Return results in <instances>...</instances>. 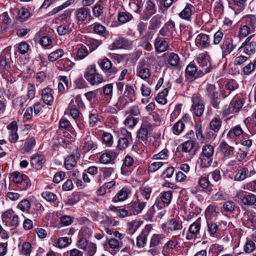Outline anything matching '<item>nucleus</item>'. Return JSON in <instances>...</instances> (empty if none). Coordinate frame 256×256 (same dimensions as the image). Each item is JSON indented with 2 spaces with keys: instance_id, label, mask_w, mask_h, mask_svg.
<instances>
[{
  "instance_id": "nucleus-1",
  "label": "nucleus",
  "mask_w": 256,
  "mask_h": 256,
  "mask_svg": "<svg viewBox=\"0 0 256 256\" xmlns=\"http://www.w3.org/2000/svg\"><path fill=\"white\" fill-rule=\"evenodd\" d=\"M214 147L210 144H206L202 149L198 162L202 168H207L210 166L213 160Z\"/></svg>"
},
{
  "instance_id": "nucleus-2",
  "label": "nucleus",
  "mask_w": 256,
  "mask_h": 256,
  "mask_svg": "<svg viewBox=\"0 0 256 256\" xmlns=\"http://www.w3.org/2000/svg\"><path fill=\"white\" fill-rule=\"evenodd\" d=\"M84 78L92 86H98L104 82L102 76L98 72L95 64L90 65L86 68Z\"/></svg>"
},
{
  "instance_id": "nucleus-3",
  "label": "nucleus",
  "mask_w": 256,
  "mask_h": 256,
  "mask_svg": "<svg viewBox=\"0 0 256 256\" xmlns=\"http://www.w3.org/2000/svg\"><path fill=\"white\" fill-rule=\"evenodd\" d=\"M240 32H250L256 29V16L254 14H247L242 20Z\"/></svg>"
},
{
  "instance_id": "nucleus-4",
  "label": "nucleus",
  "mask_w": 256,
  "mask_h": 256,
  "mask_svg": "<svg viewBox=\"0 0 256 256\" xmlns=\"http://www.w3.org/2000/svg\"><path fill=\"white\" fill-rule=\"evenodd\" d=\"M78 247L84 250L85 256H94L96 252L97 246L96 244L82 238L77 242Z\"/></svg>"
},
{
  "instance_id": "nucleus-5",
  "label": "nucleus",
  "mask_w": 256,
  "mask_h": 256,
  "mask_svg": "<svg viewBox=\"0 0 256 256\" xmlns=\"http://www.w3.org/2000/svg\"><path fill=\"white\" fill-rule=\"evenodd\" d=\"M243 104L242 96L240 94L236 95L230 101L228 108H225L224 110V115L226 116L230 114H234L238 112Z\"/></svg>"
},
{
  "instance_id": "nucleus-6",
  "label": "nucleus",
  "mask_w": 256,
  "mask_h": 256,
  "mask_svg": "<svg viewBox=\"0 0 256 256\" xmlns=\"http://www.w3.org/2000/svg\"><path fill=\"white\" fill-rule=\"evenodd\" d=\"M161 228L166 233H176L182 228V224L181 221L172 219L162 224Z\"/></svg>"
},
{
  "instance_id": "nucleus-7",
  "label": "nucleus",
  "mask_w": 256,
  "mask_h": 256,
  "mask_svg": "<svg viewBox=\"0 0 256 256\" xmlns=\"http://www.w3.org/2000/svg\"><path fill=\"white\" fill-rule=\"evenodd\" d=\"M197 62L202 68L201 72L202 74L209 72L212 68L210 62V56L206 52L200 54L197 58Z\"/></svg>"
},
{
  "instance_id": "nucleus-8",
  "label": "nucleus",
  "mask_w": 256,
  "mask_h": 256,
  "mask_svg": "<svg viewBox=\"0 0 256 256\" xmlns=\"http://www.w3.org/2000/svg\"><path fill=\"white\" fill-rule=\"evenodd\" d=\"M12 181L14 183L19 184L22 190H26L30 186V180L26 175L16 172L12 174Z\"/></svg>"
},
{
  "instance_id": "nucleus-9",
  "label": "nucleus",
  "mask_w": 256,
  "mask_h": 256,
  "mask_svg": "<svg viewBox=\"0 0 256 256\" xmlns=\"http://www.w3.org/2000/svg\"><path fill=\"white\" fill-rule=\"evenodd\" d=\"M202 220L198 218L195 222L192 224L188 228V233L186 235L187 240H194L200 234L201 228Z\"/></svg>"
},
{
  "instance_id": "nucleus-10",
  "label": "nucleus",
  "mask_w": 256,
  "mask_h": 256,
  "mask_svg": "<svg viewBox=\"0 0 256 256\" xmlns=\"http://www.w3.org/2000/svg\"><path fill=\"white\" fill-rule=\"evenodd\" d=\"M136 75L143 80H146L150 76V66L147 61L139 62L136 70Z\"/></svg>"
},
{
  "instance_id": "nucleus-11",
  "label": "nucleus",
  "mask_w": 256,
  "mask_h": 256,
  "mask_svg": "<svg viewBox=\"0 0 256 256\" xmlns=\"http://www.w3.org/2000/svg\"><path fill=\"white\" fill-rule=\"evenodd\" d=\"M68 110L70 115L74 120L78 126L80 130H82L84 126L82 122V118L81 113L80 110L76 108L75 104H74V100H72L69 104Z\"/></svg>"
},
{
  "instance_id": "nucleus-12",
  "label": "nucleus",
  "mask_w": 256,
  "mask_h": 256,
  "mask_svg": "<svg viewBox=\"0 0 256 256\" xmlns=\"http://www.w3.org/2000/svg\"><path fill=\"white\" fill-rule=\"evenodd\" d=\"M84 95L87 100L90 102L97 103L98 104H104L103 102L102 92V90L100 88L86 92Z\"/></svg>"
},
{
  "instance_id": "nucleus-13",
  "label": "nucleus",
  "mask_w": 256,
  "mask_h": 256,
  "mask_svg": "<svg viewBox=\"0 0 256 256\" xmlns=\"http://www.w3.org/2000/svg\"><path fill=\"white\" fill-rule=\"evenodd\" d=\"M192 110L194 114L198 116H200L204 112V106L200 96L197 94H194L192 98Z\"/></svg>"
},
{
  "instance_id": "nucleus-14",
  "label": "nucleus",
  "mask_w": 256,
  "mask_h": 256,
  "mask_svg": "<svg viewBox=\"0 0 256 256\" xmlns=\"http://www.w3.org/2000/svg\"><path fill=\"white\" fill-rule=\"evenodd\" d=\"M172 196L171 191H166L161 192L160 198H157L155 206L159 208L168 206L170 202Z\"/></svg>"
},
{
  "instance_id": "nucleus-15",
  "label": "nucleus",
  "mask_w": 256,
  "mask_h": 256,
  "mask_svg": "<svg viewBox=\"0 0 256 256\" xmlns=\"http://www.w3.org/2000/svg\"><path fill=\"white\" fill-rule=\"evenodd\" d=\"M99 64L100 68L108 76H112L118 72V68L116 67H112L110 60L107 58L102 60Z\"/></svg>"
},
{
  "instance_id": "nucleus-16",
  "label": "nucleus",
  "mask_w": 256,
  "mask_h": 256,
  "mask_svg": "<svg viewBox=\"0 0 256 256\" xmlns=\"http://www.w3.org/2000/svg\"><path fill=\"white\" fill-rule=\"evenodd\" d=\"M246 134L244 132L240 125L232 127L226 134V139L230 142H235L236 138L242 136L244 137Z\"/></svg>"
},
{
  "instance_id": "nucleus-17",
  "label": "nucleus",
  "mask_w": 256,
  "mask_h": 256,
  "mask_svg": "<svg viewBox=\"0 0 256 256\" xmlns=\"http://www.w3.org/2000/svg\"><path fill=\"white\" fill-rule=\"evenodd\" d=\"M219 148L223 154L222 160L224 161L230 158L234 154V148L228 145L224 140L220 142Z\"/></svg>"
},
{
  "instance_id": "nucleus-18",
  "label": "nucleus",
  "mask_w": 256,
  "mask_h": 256,
  "mask_svg": "<svg viewBox=\"0 0 256 256\" xmlns=\"http://www.w3.org/2000/svg\"><path fill=\"white\" fill-rule=\"evenodd\" d=\"M146 202H142L140 199L137 198L134 202L128 205L130 214L136 215L140 213L146 206Z\"/></svg>"
},
{
  "instance_id": "nucleus-19",
  "label": "nucleus",
  "mask_w": 256,
  "mask_h": 256,
  "mask_svg": "<svg viewBox=\"0 0 256 256\" xmlns=\"http://www.w3.org/2000/svg\"><path fill=\"white\" fill-rule=\"evenodd\" d=\"M134 160L130 156L127 155L123 160L122 165L121 167V173L124 176H129L131 173V167L134 164Z\"/></svg>"
},
{
  "instance_id": "nucleus-20",
  "label": "nucleus",
  "mask_w": 256,
  "mask_h": 256,
  "mask_svg": "<svg viewBox=\"0 0 256 256\" xmlns=\"http://www.w3.org/2000/svg\"><path fill=\"white\" fill-rule=\"evenodd\" d=\"M54 90L52 88L47 87L41 90V98L47 105L52 106L54 102Z\"/></svg>"
},
{
  "instance_id": "nucleus-21",
  "label": "nucleus",
  "mask_w": 256,
  "mask_h": 256,
  "mask_svg": "<svg viewBox=\"0 0 256 256\" xmlns=\"http://www.w3.org/2000/svg\"><path fill=\"white\" fill-rule=\"evenodd\" d=\"M131 46V42L124 38L116 39L114 42L109 46V49L113 50L118 48H128Z\"/></svg>"
},
{
  "instance_id": "nucleus-22",
  "label": "nucleus",
  "mask_w": 256,
  "mask_h": 256,
  "mask_svg": "<svg viewBox=\"0 0 256 256\" xmlns=\"http://www.w3.org/2000/svg\"><path fill=\"white\" fill-rule=\"evenodd\" d=\"M76 16L78 22H84L90 17V10L86 7L78 8L76 11Z\"/></svg>"
},
{
  "instance_id": "nucleus-23",
  "label": "nucleus",
  "mask_w": 256,
  "mask_h": 256,
  "mask_svg": "<svg viewBox=\"0 0 256 256\" xmlns=\"http://www.w3.org/2000/svg\"><path fill=\"white\" fill-rule=\"evenodd\" d=\"M97 148L96 144L88 135L84 136L82 142V150L85 153Z\"/></svg>"
},
{
  "instance_id": "nucleus-24",
  "label": "nucleus",
  "mask_w": 256,
  "mask_h": 256,
  "mask_svg": "<svg viewBox=\"0 0 256 256\" xmlns=\"http://www.w3.org/2000/svg\"><path fill=\"white\" fill-rule=\"evenodd\" d=\"M156 6L154 2L152 0H148L146 2L145 9L144 12V18L148 20L156 12Z\"/></svg>"
},
{
  "instance_id": "nucleus-25",
  "label": "nucleus",
  "mask_w": 256,
  "mask_h": 256,
  "mask_svg": "<svg viewBox=\"0 0 256 256\" xmlns=\"http://www.w3.org/2000/svg\"><path fill=\"white\" fill-rule=\"evenodd\" d=\"M45 162L44 156L42 154H35L32 156L30 164L36 169H40Z\"/></svg>"
},
{
  "instance_id": "nucleus-26",
  "label": "nucleus",
  "mask_w": 256,
  "mask_h": 256,
  "mask_svg": "<svg viewBox=\"0 0 256 256\" xmlns=\"http://www.w3.org/2000/svg\"><path fill=\"white\" fill-rule=\"evenodd\" d=\"M254 174L252 170H248L246 167L240 168L235 174L234 180L236 181H242L246 178L250 177Z\"/></svg>"
},
{
  "instance_id": "nucleus-27",
  "label": "nucleus",
  "mask_w": 256,
  "mask_h": 256,
  "mask_svg": "<svg viewBox=\"0 0 256 256\" xmlns=\"http://www.w3.org/2000/svg\"><path fill=\"white\" fill-rule=\"evenodd\" d=\"M10 64L4 58H0V73L2 76L7 79L11 75Z\"/></svg>"
},
{
  "instance_id": "nucleus-28",
  "label": "nucleus",
  "mask_w": 256,
  "mask_h": 256,
  "mask_svg": "<svg viewBox=\"0 0 256 256\" xmlns=\"http://www.w3.org/2000/svg\"><path fill=\"white\" fill-rule=\"evenodd\" d=\"M154 46L156 52H162L167 50L168 43L164 38L158 36L155 40Z\"/></svg>"
},
{
  "instance_id": "nucleus-29",
  "label": "nucleus",
  "mask_w": 256,
  "mask_h": 256,
  "mask_svg": "<svg viewBox=\"0 0 256 256\" xmlns=\"http://www.w3.org/2000/svg\"><path fill=\"white\" fill-rule=\"evenodd\" d=\"M178 242L176 240H170L165 244L162 248V254L164 256H169L172 250L176 246Z\"/></svg>"
},
{
  "instance_id": "nucleus-30",
  "label": "nucleus",
  "mask_w": 256,
  "mask_h": 256,
  "mask_svg": "<svg viewBox=\"0 0 256 256\" xmlns=\"http://www.w3.org/2000/svg\"><path fill=\"white\" fill-rule=\"evenodd\" d=\"M126 132V136L120 138L118 142L117 147L120 150H123L127 148L132 142L131 133L127 131Z\"/></svg>"
},
{
  "instance_id": "nucleus-31",
  "label": "nucleus",
  "mask_w": 256,
  "mask_h": 256,
  "mask_svg": "<svg viewBox=\"0 0 256 256\" xmlns=\"http://www.w3.org/2000/svg\"><path fill=\"white\" fill-rule=\"evenodd\" d=\"M241 202L246 206H254V208L256 206V195L252 193L243 195Z\"/></svg>"
},
{
  "instance_id": "nucleus-32",
  "label": "nucleus",
  "mask_w": 256,
  "mask_h": 256,
  "mask_svg": "<svg viewBox=\"0 0 256 256\" xmlns=\"http://www.w3.org/2000/svg\"><path fill=\"white\" fill-rule=\"evenodd\" d=\"M112 84H108L102 87L103 102L104 104L108 102L112 96Z\"/></svg>"
},
{
  "instance_id": "nucleus-33",
  "label": "nucleus",
  "mask_w": 256,
  "mask_h": 256,
  "mask_svg": "<svg viewBox=\"0 0 256 256\" xmlns=\"http://www.w3.org/2000/svg\"><path fill=\"white\" fill-rule=\"evenodd\" d=\"M78 156L74 154L68 156L64 160V166L66 170H70L75 167L77 164Z\"/></svg>"
},
{
  "instance_id": "nucleus-34",
  "label": "nucleus",
  "mask_w": 256,
  "mask_h": 256,
  "mask_svg": "<svg viewBox=\"0 0 256 256\" xmlns=\"http://www.w3.org/2000/svg\"><path fill=\"white\" fill-rule=\"evenodd\" d=\"M152 192V188L148 186H142L140 188L139 191L138 192V198L140 200L142 198L148 200Z\"/></svg>"
},
{
  "instance_id": "nucleus-35",
  "label": "nucleus",
  "mask_w": 256,
  "mask_h": 256,
  "mask_svg": "<svg viewBox=\"0 0 256 256\" xmlns=\"http://www.w3.org/2000/svg\"><path fill=\"white\" fill-rule=\"evenodd\" d=\"M245 222L246 226L250 228L256 229V214L248 212L245 215Z\"/></svg>"
},
{
  "instance_id": "nucleus-36",
  "label": "nucleus",
  "mask_w": 256,
  "mask_h": 256,
  "mask_svg": "<svg viewBox=\"0 0 256 256\" xmlns=\"http://www.w3.org/2000/svg\"><path fill=\"white\" fill-rule=\"evenodd\" d=\"M196 43L197 46L206 48L209 45V38L208 35L200 33L196 38Z\"/></svg>"
},
{
  "instance_id": "nucleus-37",
  "label": "nucleus",
  "mask_w": 256,
  "mask_h": 256,
  "mask_svg": "<svg viewBox=\"0 0 256 256\" xmlns=\"http://www.w3.org/2000/svg\"><path fill=\"white\" fill-rule=\"evenodd\" d=\"M148 232L142 231L136 238V245L138 248H142L146 244Z\"/></svg>"
},
{
  "instance_id": "nucleus-38",
  "label": "nucleus",
  "mask_w": 256,
  "mask_h": 256,
  "mask_svg": "<svg viewBox=\"0 0 256 256\" xmlns=\"http://www.w3.org/2000/svg\"><path fill=\"white\" fill-rule=\"evenodd\" d=\"M193 8L192 4H187L184 8L179 14L180 16L183 19L190 20Z\"/></svg>"
},
{
  "instance_id": "nucleus-39",
  "label": "nucleus",
  "mask_w": 256,
  "mask_h": 256,
  "mask_svg": "<svg viewBox=\"0 0 256 256\" xmlns=\"http://www.w3.org/2000/svg\"><path fill=\"white\" fill-rule=\"evenodd\" d=\"M128 196V192L126 188H123L116 194L112 198V201L114 202H118L126 200Z\"/></svg>"
},
{
  "instance_id": "nucleus-40",
  "label": "nucleus",
  "mask_w": 256,
  "mask_h": 256,
  "mask_svg": "<svg viewBox=\"0 0 256 256\" xmlns=\"http://www.w3.org/2000/svg\"><path fill=\"white\" fill-rule=\"evenodd\" d=\"M115 157L116 154L114 152H106L100 156V160L103 164H108L110 163Z\"/></svg>"
},
{
  "instance_id": "nucleus-41",
  "label": "nucleus",
  "mask_w": 256,
  "mask_h": 256,
  "mask_svg": "<svg viewBox=\"0 0 256 256\" xmlns=\"http://www.w3.org/2000/svg\"><path fill=\"white\" fill-rule=\"evenodd\" d=\"M124 96L130 102L134 101L136 100V90L131 85L126 84Z\"/></svg>"
},
{
  "instance_id": "nucleus-42",
  "label": "nucleus",
  "mask_w": 256,
  "mask_h": 256,
  "mask_svg": "<svg viewBox=\"0 0 256 256\" xmlns=\"http://www.w3.org/2000/svg\"><path fill=\"white\" fill-rule=\"evenodd\" d=\"M166 62L171 66H176L180 62V58L178 54L174 52H170L168 54Z\"/></svg>"
},
{
  "instance_id": "nucleus-43",
  "label": "nucleus",
  "mask_w": 256,
  "mask_h": 256,
  "mask_svg": "<svg viewBox=\"0 0 256 256\" xmlns=\"http://www.w3.org/2000/svg\"><path fill=\"white\" fill-rule=\"evenodd\" d=\"M198 183L200 186L204 189L210 190L212 188V185L210 183L208 176L206 174H204L200 177Z\"/></svg>"
},
{
  "instance_id": "nucleus-44",
  "label": "nucleus",
  "mask_w": 256,
  "mask_h": 256,
  "mask_svg": "<svg viewBox=\"0 0 256 256\" xmlns=\"http://www.w3.org/2000/svg\"><path fill=\"white\" fill-rule=\"evenodd\" d=\"M36 145V140L33 137L27 138L22 147L24 152H30Z\"/></svg>"
},
{
  "instance_id": "nucleus-45",
  "label": "nucleus",
  "mask_w": 256,
  "mask_h": 256,
  "mask_svg": "<svg viewBox=\"0 0 256 256\" xmlns=\"http://www.w3.org/2000/svg\"><path fill=\"white\" fill-rule=\"evenodd\" d=\"M240 48L244 50V52L245 54L252 55L254 53L256 50V42L252 41L248 44L242 45Z\"/></svg>"
},
{
  "instance_id": "nucleus-46",
  "label": "nucleus",
  "mask_w": 256,
  "mask_h": 256,
  "mask_svg": "<svg viewBox=\"0 0 256 256\" xmlns=\"http://www.w3.org/2000/svg\"><path fill=\"white\" fill-rule=\"evenodd\" d=\"M206 92L210 99H217L218 98V92L216 91V87L214 84H208L206 85Z\"/></svg>"
},
{
  "instance_id": "nucleus-47",
  "label": "nucleus",
  "mask_w": 256,
  "mask_h": 256,
  "mask_svg": "<svg viewBox=\"0 0 256 256\" xmlns=\"http://www.w3.org/2000/svg\"><path fill=\"white\" fill-rule=\"evenodd\" d=\"M140 222L137 220H134L128 222L126 226L129 234H133L140 227Z\"/></svg>"
},
{
  "instance_id": "nucleus-48",
  "label": "nucleus",
  "mask_w": 256,
  "mask_h": 256,
  "mask_svg": "<svg viewBox=\"0 0 256 256\" xmlns=\"http://www.w3.org/2000/svg\"><path fill=\"white\" fill-rule=\"evenodd\" d=\"M64 54L63 50L58 48L52 52L48 56V60L51 62H54L59 58H62Z\"/></svg>"
},
{
  "instance_id": "nucleus-49",
  "label": "nucleus",
  "mask_w": 256,
  "mask_h": 256,
  "mask_svg": "<svg viewBox=\"0 0 256 256\" xmlns=\"http://www.w3.org/2000/svg\"><path fill=\"white\" fill-rule=\"evenodd\" d=\"M74 0H68L64 2L62 5L54 8L52 11L49 12L50 16H52L54 14L58 13V12L61 11L64 8H66L72 4L74 2Z\"/></svg>"
},
{
  "instance_id": "nucleus-50",
  "label": "nucleus",
  "mask_w": 256,
  "mask_h": 256,
  "mask_svg": "<svg viewBox=\"0 0 256 256\" xmlns=\"http://www.w3.org/2000/svg\"><path fill=\"white\" fill-rule=\"evenodd\" d=\"M222 120L219 117H214L210 122V128L215 132L219 130L221 128Z\"/></svg>"
},
{
  "instance_id": "nucleus-51",
  "label": "nucleus",
  "mask_w": 256,
  "mask_h": 256,
  "mask_svg": "<svg viewBox=\"0 0 256 256\" xmlns=\"http://www.w3.org/2000/svg\"><path fill=\"white\" fill-rule=\"evenodd\" d=\"M68 244V238L67 237L60 238L53 242V245L60 248H66Z\"/></svg>"
},
{
  "instance_id": "nucleus-52",
  "label": "nucleus",
  "mask_w": 256,
  "mask_h": 256,
  "mask_svg": "<svg viewBox=\"0 0 256 256\" xmlns=\"http://www.w3.org/2000/svg\"><path fill=\"white\" fill-rule=\"evenodd\" d=\"M145 124L142 125L140 128L138 132L137 136L139 140L146 142L148 138V130L145 128L144 126H146Z\"/></svg>"
},
{
  "instance_id": "nucleus-53",
  "label": "nucleus",
  "mask_w": 256,
  "mask_h": 256,
  "mask_svg": "<svg viewBox=\"0 0 256 256\" xmlns=\"http://www.w3.org/2000/svg\"><path fill=\"white\" fill-rule=\"evenodd\" d=\"M236 208L235 203L230 200L224 202L222 205V210L226 212L233 213Z\"/></svg>"
},
{
  "instance_id": "nucleus-54",
  "label": "nucleus",
  "mask_w": 256,
  "mask_h": 256,
  "mask_svg": "<svg viewBox=\"0 0 256 256\" xmlns=\"http://www.w3.org/2000/svg\"><path fill=\"white\" fill-rule=\"evenodd\" d=\"M88 50L85 46H82L79 47L76 51V59L77 60H82L88 56Z\"/></svg>"
},
{
  "instance_id": "nucleus-55",
  "label": "nucleus",
  "mask_w": 256,
  "mask_h": 256,
  "mask_svg": "<svg viewBox=\"0 0 256 256\" xmlns=\"http://www.w3.org/2000/svg\"><path fill=\"white\" fill-rule=\"evenodd\" d=\"M102 142L104 144L110 147L113 144V137L111 134L104 132L102 134Z\"/></svg>"
},
{
  "instance_id": "nucleus-56",
  "label": "nucleus",
  "mask_w": 256,
  "mask_h": 256,
  "mask_svg": "<svg viewBox=\"0 0 256 256\" xmlns=\"http://www.w3.org/2000/svg\"><path fill=\"white\" fill-rule=\"evenodd\" d=\"M129 6L134 12H138L142 8V0H130Z\"/></svg>"
},
{
  "instance_id": "nucleus-57",
  "label": "nucleus",
  "mask_w": 256,
  "mask_h": 256,
  "mask_svg": "<svg viewBox=\"0 0 256 256\" xmlns=\"http://www.w3.org/2000/svg\"><path fill=\"white\" fill-rule=\"evenodd\" d=\"M168 94V90L167 88H165L162 92L158 94L156 98V101L160 104H164L166 103V97Z\"/></svg>"
},
{
  "instance_id": "nucleus-58",
  "label": "nucleus",
  "mask_w": 256,
  "mask_h": 256,
  "mask_svg": "<svg viewBox=\"0 0 256 256\" xmlns=\"http://www.w3.org/2000/svg\"><path fill=\"white\" fill-rule=\"evenodd\" d=\"M32 252V245L29 242H24L22 244L20 249V253L24 256H30Z\"/></svg>"
},
{
  "instance_id": "nucleus-59",
  "label": "nucleus",
  "mask_w": 256,
  "mask_h": 256,
  "mask_svg": "<svg viewBox=\"0 0 256 256\" xmlns=\"http://www.w3.org/2000/svg\"><path fill=\"white\" fill-rule=\"evenodd\" d=\"M17 208L23 212H27L30 208V203L28 199H24L20 201Z\"/></svg>"
},
{
  "instance_id": "nucleus-60",
  "label": "nucleus",
  "mask_w": 256,
  "mask_h": 256,
  "mask_svg": "<svg viewBox=\"0 0 256 256\" xmlns=\"http://www.w3.org/2000/svg\"><path fill=\"white\" fill-rule=\"evenodd\" d=\"M208 231L210 234V236L213 238H217L218 230V226L215 223H210L208 222Z\"/></svg>"
},
{
  "instance_id": "nucleus-61",
  "label": "nucleus",
  "mask_w": 256,
  "mask_h": 256,
  "mask_svg": "<svg viewBox=\"0 0 256 256\" xmlns=\"http://www.w3.org/2000/svg\"><path fill=\"white\" fill-rule=\"evenodd\" d=\"M185 128V124L182 120H178L176 122L172 127L173 133L175 134L178 135L180 134Z\"/></svg>"
},
{
  "instance_id": "nucleus-62",
  "label": "nucleus",
  "mask_w": 256,
  "mask_h": 256,
  "mask_svg": "<svg viewBox=\"0 0 256 256\" xmlns=\"http://www.w3.org/2000/svg\"><path fill=\"white\" fill-rule=\"evenodd\" d=\"M194 142L192 140L184 142L182 144V151L184 152H190L194 148Z\"/></svg>"
},
{
  "instance_id": "nucleus-63",
  "label": "nucleus",
  "mask_w": 256,
  "mask_h": 256,
  "mask_svg": "<svg viewBox=\"0 0 256 256\" xmlns=\"http://www.w3.org/2000/svg\"><path fill=\"white\" fill-rule=\"evenodd\" d=\"M168 158V151L164 149L162 150H161L158 153L154 154L152 156V158L154 160H166Z\"/></svg>"
},
{
  "instance_id": "nucleus-64",
  "label": "nucleus",
  "mask_w": 256,
  "mask_h": 256,
  "mask_svg": "<svg viewBox=\"0 0 256 256\" xmlns=\"http://www.w3.org/2000/svg\"><path fill=\"white\" fill-rule=\"evenodd\" d=\"M234 48V46L231 43L224 44L222 46V57L230 54Z\"/></svg>"
}]
</instances>
